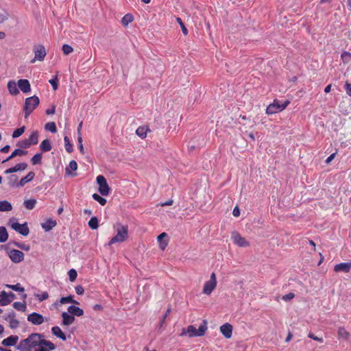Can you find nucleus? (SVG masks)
<instances>
[{
  "label": "nucleus",
  "instance_id": "obj_1",
  "mask_svg": "<svg viewBox=\"0 0 351 351\" xmlns=\"http://www.w3.org/2000/svg\"><path fill=\"white\" fill-rule=\"evenodd\" d=\"M43 335L32 333L27 339L21 340L17 348L20 351H32V349L40 345V339Z\"/></svg>",
  "mask_w": 351,
  "mask_h": 351
},
{
  "label": "nucleus",
  "instance_id": "obj_2",
  "mask_svg": "<svg viewBox=\"0 0 351 351\" xmlns=\"http://www.w3.org/2000/svg\"><path fill=\"white\" fill-rule=\"evenodd\" d=\"M114 228L116 230V234L109 241L108 243L109 246L117 243L125 242L129 237V230L127 225L117 223L114 226Z\"/></svg>",
  "mask_w": 351,
  "mask_h": 351
},
{
  "label": "nucleus",
  "instance_id": "obj_3",
  "mask_svg": "<svg viewBox=\"0 0 351 351\" xmlns=\"http://www.w3.org/2000/svg\"><path fill=\"white\" fill-rule=\"evenodd\" d=\"M40 100L37 96L34 95L26 98L23 108L25 119L29 116L32 111L38 106Z\"/></svg>",
  "mask_w": 351,
  "mask_h": 351
},
{
  "label": "nucleus",
  "instance_id": "obj_4",
  "mask_svg": "<svg viewBox=\"0 0 351 351\" xmlns=\"http://www.w3.org/2000/svg\"><path fill=\"white\" fill-rule=\"evenodd\" d=\"M207 330V322L204 321L203 324H201L198 329L194 326L190 325L187 327V333L190 337H202L205 335Z\"/></svg>",
  "mask_w": 351,
  "mask_h": 351
},
{
  "label": "nucleus",
  "instance_id": "obj_5",
  "mask_svg": "<svg viewBox=\"0 0 351 351\" xmlns=\"http://www.w3.org/2000/svg\"><path fill=\"white\" fill-rule=\"evenodd\" d=\"M289 101H286L283 104H280L279 101L275 99L272 104L268 106L266 109V113L267 114H272L277 113L278 112H281L286 108V107L289 105Z\"/></svg>",
  "mask_w": 351,
  "mask_h": 351
},
{
  "label": "nucleus",
  "instance_id": "obj_6",
  "mask_svg": "<svg viewBox=\"0 0 351 351\" xmlns=\"http://www.w3.org/2000/svg\"><path fill=\"white\" fill-rule=\"evenodd\" d=\"M97 183L99 185L98 191L101 195H108L110 189L107 183L106 179L104 176L99 175L96 178Z\"/></svg>",
  "mask_w": 351,
  "mask_h": 351
},
{
  "label": "nucleus",
  "instance_id": "obj_7",
  "mask_svg": "<svg viewBox=\"0 0 351 351\" xmlns=\"http://www.w3.org/2000/svg\"><path fill=\"white\" fill-rule=\"evenodd\" d=\"M9 225L11 226V228L16 231L17 232L20 233L23 236L28 235L29 232V228L26 223L23 224H21L16 221H15L14 219H11L9 221Z\"/></svg>",
  "mask_w": 351,
  "mask_h": 351
},
{
  "label": "nucleus",
  "instance_id": "obj_8",
  "mask_svg": "<svg viewBox=\"0 0 351 351\" xmlns=\"http://www.w3.org/2000/svg\"><path fill=\"white\" fill-rule=\"evenodd\" d=\"M217 286V278L216 275L214 272H213L210 275V280L206 281L203 287V293L206 295H210L213 290L215 289Z\"/></svg>",
  "mask_w": 351,
  "mask_h": 351
},
{
  "label": "nucleus",
  "instance_id": "obj_9",
  "mask_svg": "<svg viewBox=\"0 0 351 351\" xmlns=\"http://www.w3.org/2000/svg\"><path fill=\"white\" fill-rule=\"evenodd\" d=\"M33 51L34 52L35 56L33 60H31L32 63L35 62L36 61H43L44 60L46 56V50L43 45H38L34 46Z\"/></svg>",
  "mask_w": 351,
  "mask_h": 351
},
{
  "label": "nucleus",
  "instance_id": "obj_10",
  "mask_svg": "<svg viewBox=\"0 0 351 351\" xmlns=\"http://www.w3.org/2000/svg\"><path fill=\"white\" fill-rule=\"evenodd\" d=\"M231 239L237 245L241 247L250 246V243L237 232H233L231 235Z\"/></svg>",
  "mask_w": 351,
  "mask_h": 351
},
{
  "label": "nucleus",
  "instance_id": "obj_11",
  "mask_svg": "<svg viewBox=\"0 0 351 351\" xmlns=\"http://www.w3.org/2000/svg\"><path fill=\"white\" fill-rule=\"evenodd\" d=\"M8 256L14 263H19L23 261L24 254L18 250H12L8 252Z\"/></svg>",
  "mask_w": 351,
  "mask_h": 351
},
{
  "label": "nucleus",
  "instance_id": "obj_12",
  "mask_svg": "<svg viewBox=\"0 0 351 351\" xmlns=\"http://www.w3.org/2000/svg\"><path fill=\"white\" fill-rule=\"evenodd\" d=\"M27 321L34 325H40L45 322V319L42 315L32 313L27 316Z\"/></svg>",
  "mask_w": 351,
  "mask_h": 351
},
{
  "label": "nucleus",
  "instance_id": "obj_13",
  "mask_svg": "<svg viewBox=\"0 0 351 351\" xmlns=\"http://www.w3.org/2000/svg\"><path fill=\"white\" fill-rule=\"evenodd\" d=\"M15 316L16 315L14 311L4 315L5 319L9 323V326L11 328H16L19 325V322L15 318Z\"/></svg>",
  "mask_w": 351,
  "mask_h": 351
},
{
  "label": "nucleus",
  "instance_id": "obj_14",
  "mask_svg": "<svg viewBox=\"0 0 351 351\" xmlns=\"http://www.w3.org/2000/svg\"><path fill=\"white\" fill-rule=\"evenodd\" d=\"M351 269V262L341 263L337 264L334 267V271L335 272H344L348 273Z\"/></svg>",
  "mask_w": 351,
  "mask_h": 351
},
{
  "label": "nucleus",
  "instance_id": "obj_15",
  "mask_svg": "<svg viewBox=\"0 0 351 351\" xmlns=\"http://www.w3.org/2000/svg\"><path fill=\"white\" fill-rule=\"evenodd\" d=\"M220 331L226 338L229 339L232 337V326L228 323L224 324L220 327Z\"/></svg>",
  "mask_w": 351,
  "mask_h": 351
},
{
  "label": "nucleus",
  "instance_id": "obj_16",
  "mask_svg": "<svg viewBox=\"0 0 351 351\" xmlns=\"http://www.w3.org/2000/svg\"><path fill=\"white\" fill-rule=\"evenodd\" d=\"M18 86L21 90L25 93H29L31 90V86L29 81L25 79H21L18 81Z\"/></svg>",
  "mask_w": 351,
  "mask_h": 351
},
{
  "label": "nucleus",
  "instance_id": "obj_17",
  "mask_svg": "<svg viewBox=\"0 0 351 351\" xmlns=\"http://www.w3.org/2000/svg\"><path fill=\"white\" fill-rule=\"evenodd\" d=\"M151 130L148 125L139 126L136 130V134L141 138H145L148 132H150Z\"/></svg>",
  "mask_w": 351,
  "mask_h": 351
},
{
  "label": "nucleus",
  "instance_id": "obj_18",
  "mask_svg": "<svg viewBox=\"0 0 351 351\" xmlns=\"http://www.w3.org/2000/svg\"><path fill=\"white\" fill-rule=\"evenodd\" d=\"M19 340L17 335H11L6 339H4L1 341V344L4 346H14Z\"/></svg>",
  "mask_w": 351,
  "mask_h": 351
},
{
  "label": "nucleus",
  "instance_id": "obj_19",
  "mask_svg": "<svg viewBox=\"0 0 351 351\" xmlns=\"http://www.w3.org/2000/svg\"><path fill=\"white\" fill-rule=\"evenodd\" d=\"M35 176V173L33 171H30L27 173L26 176L22 178L19 182L16 184V186L18 187L23 186L27 182L32 181Z\"/></svg>",
  "mask_w": 351,
  "mask_h": 351
},
{
  "label": "nucleus",
  "instance_id": "obj_20",
  "mask_svg": "<svg viewBox=\"0 0 351 351\" xmlns=\"http://www.w3.org/2000/svg\"><path fill=\"white\" fill-rule=\"evenodd\" d=\"M27 167V165L25 162H21L16 164L14 167L8 169L5 171V173H12L19 171L25 170Z\"/></svg>",
  "mask_w": 351,
  "mask_h": 351
},
{
  "label": "nucleus",
  "instance_id": "obj_21",
  "mask_svg": "<svg viewBox=\"0 0 351 351\" xmlns=\"http://www.w3.org/2000/svg\"><path fill=\"white\" fill-rule=\"evenodd\" d=\"M62 325L64 326H69L72 324L75 321V317L69 315V313L66 312H63L62 313Z\"/></svg>",
  "mask_w": 351,
  "mask_h": 351
},
{
  "label": "nucleus",
  "instance_id": "obj_22",
  "mask_svg": "<svg viewBox=\"0 0 351 351\" xmlns=\"http://www.w3.org/2000/svg\"><path fill=\"white\" fill-rule=\"evenodd\" d=\"M68 313H70L71 315H75L77 317L82 316L84 315V311L83 309L75 306H69L67 308Z\"/></svg>",
  "mask_w": 351,
  "mask_h": 351
},
{
  "label": "nucleus",
  "instance_id": "obj_23",
  "mask_svg": "<svg viewBox=\"0 0 351 351\" xmlns=\"http://www.w3.org/2000/svg\"><path fill=\"white\" fill-rule=\"evenodd\" d=\"M337 337L339 339L348 340L350 337V333L344 327L340 326L337 330Z\"/></svg>",
  "mask_w": 351,
  "mask_h": 351
},
{
  "label": "nucleus",
  "instance_id": "obj_24",
  "mask_svg": "<svg viewBox=\"0 0 351 351\" xmlns=\"http://www.w3.org/2000/svg\"><path fill=\"white\" fill-rule=\"evenodd\" d=\"M51 332L53 335L58 337V338L61 339L63 341H65L66 339V337L65 334L62 331L60 328L59 326H53L51 328Z\"/></svg>",
  "mask_w": 351,
  "mask_h": 351
},
{
  "label": "nucleus",
  "instance_id": "obj_25",
  "mask_svg": "<svg viewBox=\"0 0 351 351\" xmlns=\"http://www.w3.org/2000/svg\"><path fill=\"white\" fill-rule=\"evenodd\" d=\"M41 226H42V228L45 231H49L53 227H55L56 226V221L55 220L51 219H49L45 222L41 224Z\"/></svg>",
  "mask_w": 351,
  "mask_h": 351
},
{
  "label": "nucleus",
  "instance_id": "obj_26",
  "mask_svg": "<svg viewBox=\"0 0 351 351\" xmlns=\"http://www.w3.org/2000/svg\"><path fill=\"white\" fill-rule=\"evenodd\" d=\"M12 210V206L7 200L0 201V211L8 212Z\"/></svg>",
  "mask_w": 351,
  "mask_h": 351
},
{
  "label": "nucleus",
  "instance_id": "obj_27",
  "mask_svg": "<svg viewBox=\"0 0 351 351\" xmlns=\"http://www.w3.org/2000/svg\"><path fill=\"white\" fill-rule=\"evenodd\" d=\"M17 85L18 84H16V82L13 81H10L8 83V89L10 94L16 95L19 93Z\"/></svg>",
  "mask_w": 351,
  "mask_h": 351
},
{
  "label": "nucleus",
  "instance_id": "obj_28",
  "mask_svg": "<svg viewBox=\"0 0 351 351\" xmlns=\"http://www.w3.org/2000/svg\"><path fill=\"white\" fill-rule=\"evenodd\" d=\"M27 154V152L21 149H16L10 156H8L5 160L3 161V162H5L7 161H9L10 160L12 159L13 158L17 156H23Z\"/></svg>",
  "mask_w": 351,
  "mask_h": 351
},
{
  "label": "nucleus",
  "instance_id": "obj_29",
  "mask_svg": "<svg viewBox=\"0 0 351 351\" xmlns=\"http://www.w3.org/2000/svg\"><path fill=\"white\" fill-rule=\"evenodd\" d=\"M40 149L43 152L50 151L51 149V145L50 141L48 139L43 141L40 145Z\"/></svg>",
  "mask_w": 351,
  "mask_h": 351
},
{
  "label": "nucleus",
  "instance_id": "obj_30",
  "mask_svg": "<svg viewBox=\"0 0 351 351\" xmlns=\"http://www.w3.org/2000/svg\"><path fill=\"white\" fill-rule=\"evenodd\" d=\"M10 303V300L7 299V292L2 291L0 293V306H6Z\"/></svg>",
  "mask_w": 351,
  "mask_h": 351
},
{
  "label": "nucleus",
  "instance_id": "obj_31",
  "mask_svg": "<svg viewBox=\"0 0 351 351\" xmlns=\"http://www.w3.org/2000/svg\"><path fill=\"white\" fill-rule=\"evenodd\" d=\"M40 346H44L45 347L47 348V349L49 351L53 350L56 348L55 345L52 342L44 339L43 337H42L40 339Z\"/></svg>",
  "mask_w": 351,
  "mask_h": 351
},
{
  "label": "nucleus",
  "instance_id": "obj_32",
  "mask_svg": "<svg viewBox=\"0 0 351 351\" xmlns=\"http://www.w3.org/2000/svg\"><path fill=\"white\" fill-rule=\"evenodd\" d=\"M8 239V234L4 226L0 227V243L5 242Z\"/></svg>",
  "mask_w": 351,
  "mask_h": 351
},
{
  "label": "nucleus",
  "instance_id": "obj_33",
  "mask_svg": "<svg viewBox=\"0 0 351 351\" xmlns=\"http://www.w3.org/2000/svg\"><path fill=\"white\" fill-rule=\"evenodd\" d=\"M29 143V144L32 145H36L38 142V132H34L32 133V134L29 136L28 138H27Z\"/></svg>",
  "mask_w": 351,
  "mask_h": 351
},
{
  "label": "nucleus",
  "instance_id": "obj_34",
  "mask_svg": "<svg viewBox=\"0 0 351 351\" xmlns=\"http://www.w3.org/2000/svg\"><path fill=\"white\" fill-rule=\"evenodd\" d=\"M77 169V164L76 162V161L75 160H71L70 162H69V167H66V171L68 174H71V175H73L72 173V171H76Z\"/></svg>",
  "mask_w": 351,
  "mask_h": 351
},
{
  "label": "nucleus",
  "instance_id": "obj_35",
  "mask_svg": "<svg viewBox=\"0 0 351 351\" xmlns=\"http://www.w3.org/2000/svg\"><path fill=\"white\" fill-rule=\"evenodd\" d=\"M133 20V16L130 14H127L121 19V23L123 26H127L129 23H132Z\"/></svg>",
  "mask_w": 351,
  "mask_h": 351
},
{
  "label": "nucleus",
  "instance_id": "obj_36",
  "mask_svg": "<svg viewBox=\"0 0 351 351\" xmlns=\"http://www.w3.org/2000/svg\"><path fill=\"white\" fill-rule=\"evenodd\" d=\"M5 286L9 289L20 293H23L25 291L24 287H21L20 283H17L16 285H5Z\"/></svg>",
  "mask_w": 351,
  "mask_h": 351
},
{
  "label": "nucleus",
  "instance_id": "obj_37",
  "mask_svg": "<svg viewBox=\"0 0 351 351\" xmlns=\"http://www.w3.org/2000/svg\"><path fill=\"white\" fill-rule=\"evenodd\" d=\"M341 58L344 64H348L351 60V53L344 51L341 53Z\"/></svg>",
  "mask_w": 351,
  "mask_h": 351
},
{
  "label": "nucleus",
  "instance_id": "obj_38",
  "mask_svg": "<svg viewBox=\"0 0 351 351\" xmlns=\"http://www.w3.org/2000/svg\"><path fill=\"white\" fill-rule=\"evenodd\" d=\"M36 204V200L35 199H30L24 202L25 207L28 210H32Z\"/></svg>",
  "mask_w": 351,
  "mask_h": 351
},
{
  "label": "nucleus",
  "instance_id": "obj_39",
  "mask_svg": "<svg viewBox=\"0 0 351 351\" xmlns=\"http://www.w3.org/2000/svg\"><path fill=\"white\" fill-rule=\"evenodd\" d=\"M89 227L93 230H96L99 227L98 219L96 217H93L88 221Z\"/></svg>",
  "mask_w": 351,
  "mask_h": 351
},
{
  "label": "nucleus",
  "instance_id": "obj_40",
  "mask_svg": "<svg viewBox=\"0 0 351 351\" xmlns=\"http://www.w3.org/2000/svg\"><path fill=\"white\" fill-rule=\"evenodd\" d=\"M64 145H65V149L66 150V152H68L69 153H71L73 152V144L71 143L69 137L67 136H65L64 138Z\"/></svg>",
  "mask_w": 351,
  "mask_h": 351
},
{
  "label": "nucleus",
  "instance_id": "obj_41",
  "mask_svg": "<svg viewBox=\"0 0 351 351\" xmlns=\"http://www.w3.org/2000/svg\"><path fill=\"white\" fill-rule=\"evenodd\" d=\"M45 130H47L52 133H55L57 132L56 125L54 122H49V123H46L45 125Z\"/></svg>",
  "mask_w": 351,
  "mask_h": 351
},
{
  "label": "nucleus",
  "instance_id": "obj_42",
  "mask_svg": "<svg viewBox=\"0 0 351 351\" xmlns=\"http://www.w3.org/2000/svg\"><path fill=\"white\" fill-rule=\"evenodd\" d=\"M13 306L15 309L19 311L24 312L26 310V304L25 303H22L21 302H15L13 304Z\"/></svg>",
  "mask_w": 351,
  "mask_h": 351
},
{
  "label": "nucleus",
  "instance_id": "obj_43",
  "mask_svg": "<svg viewBox=\"0 0 351 351\" xmlns=\"http://www.w3.org/2000/svg\"><path fill=\"white\" fill-rule=\"evenodd\" d=\"M73 298V295H69L67 297H62L60 299V302L61 304H65V303L71 302V303H74V304H78L79 302H77L76 300H74Z\"/></svg>",
  "mask_w": 351,
  "mask_h": 351
},
{
  "label": "nucleus",
  "instance_id": "obj_44",
  "mask_svg": "<svg viewBox=\"0 0 351 351\" xmlns=\"http://www.w3.org/2000/svg\"><path fill=\"white\" fill-rule=\"evenodd\" d=\"M42 154L40 153L36 154L31 159L33 165L40 164L42 160Z\"/></svg>",
  "mask_w": 351,
  "mask_h": 351
},
{
  "label": "nucleus",
  "instance_id": "obj_45",
  "mask_svg": "<svg viewBox=\"0 0 351 351\" xmlns=\"http://www.w3.org/2000/svg\"><path fill=\"white\" fill-rule=\"evenodd\" d=\"M93 198L94 200L97 201V202H99L101 206H104L107 201L105 198L101 197L99 195H98L97 193H94L93 195Z\"/></svg>",
  "mask_w": 351,
  "mask_h": 351
},
{
  "label": "nucleus",
  "instance_id": "obj_46",
  "mask_svg": "<svg viewBox=\"0 0 351 351\" xmlns=\"http://www.w3.org/2000/svg\"><path fill=\"white\" fill-rule=\"evenodd\" d=\"M25 127L23 126L19 128L16 129L12 133L13 138H18L21 136L25 132Z\"/></svg>",
  "mask_w": 351,
  "mask_h": 351
},
{
  "label": "nucleus",
  "instance_id": "obj_47",
  "mask_svg": "<svg viewBox=\"0 0 351 351\" xmlns=\"http://www.w3.org/2000/svg\"><path fill=\"white\" fill-rule=\"evenodd\" d=\"M73 49L71 46L66 45V44L63 45L62 51L64 55H69V53L73 52Z\"/></svg>",
  "mask_w": 351,
  "mask_h": 351
},
{
  "label": "nucleus",
  "instance_id": "obj_48",
  "mask_svg": "<svg viewBox=\"0 0 351 351\" xmlns=\"http://www.w3.org/2000/svg\"><path fill=\"white\" fill-rule=\"evenodd\" d=\"M68 274H69V280L71 282H73L74 280H75L77 276V271L75 269H70L68 272Z\"/></svg>",
  "mask_w": 351,
  "mask_h": 351
},
{
  "label": "nucleus",
  "instance_id": "obj_49",
  "mask_svg": "<svg viewBox=\"0 0 351 351\" xmlns=\"http://www.w3.org/2000/svg\"><path fill=\"white\" fill-rule=\"evenodd\" d=\"M49 82L51 84L53 89L54 90H57L58 88V76L56 75L53 78L51 79Z\"/></svg>",
  "mask_w": 351,
  "mask_h": 351
},
{
  "label": "nucleus",
  "instance_id": "obj_50",
  "mask_svg": "<svg viewBox=\"0 0 351 351\" xmlns=\"http://www.w3.org/2000/svg\"><path fill=\"white\" fill-rule=\"evenodd\" d=\"M176 21L178 23V24L180 25L181 29H182V32L184 34V35H187L188 30H187L186 27H185V25H184L183 21H182V19L180 18H179V17H177Z\"/></svg>",
  "mask_w": 351,
  "mask_h": 351
},
{
  "label": "nucleus",
  "instance_id": "obj_51",
  "mask_svg": "<svg viewBox=\"0 0 351 351\" xmlns=\"http://www.w3.org/2000/svg\"><path fill=\"white\" fill-rule=\"evenodd\" d=\"M49 298V294L47 292H43L41 294L36 295V298L40 301L42 302L43 300H47Z\"/></svg>",
  "mask_w": 351,
  "mask_h": 351
},
{
  "label": "nucleus",
  "instance_id": "obj_52",
  "mask_svg": "<svg viewBox=\"0 0 351 351\" xmlns=\"http://www.w3.org/2000/svg\"><path fill=\"white\" fill-rule=\"evenodd\" d=\"M18 146L22 147V148H28L31 146L27 139H25L23 141H21L18 143Z\"/></svg>",
  "mask_w": 351,
  "mask_h": 351
},
{
  "label": "nucleus",
  "instance_id": "obj_53",
  "mask_svg": "<svg viewBox=\"0 0 351 351\" xmlns=\"http://www.w3.org/2000/svg\"><path fill=\"white\" fill-rule=\"evenodd\" d=\"M77 143H78V148L80 149V152L82 154H84V147H83V144H82V135H79L77 136Z\"/></svg>",
  "mask_w": 351,
  "mask_h": 351
},
{
  "label": "nucleus",
  "instance_id": "obj_54",
  "mask_svg": "<svg viewBox=\"0 0 351 351\" xmlns=\"http://www.w3.org/2000/svg\"><path fill=\"white\" fill-rule=\"evenodd\" d=\"M308 337L315 341H319V342H321L322 343L324 341V339L322 337H318L317 336H315L313 333L312 332H309L308 334Z\"/></svg>",
  "mask_w": 351,
  "mask_h": 351
},
{
  "label": "nucleus",
  "instance_id": "obj_55",
  "mask_svg": "<svg viewBox=\"0 0 351 351\" xmlns=\"http://www.w3.org/2000/svg\"><path fill=\"white\" fill-rule=\"evenodd\" d=\"M294 297L295 294L293 293H289L288 294L284 295L282 298L285 301H289L292 300Z\"/></svg>",
  "mask_w": 351,
  "mask_h": 351
},
{
  "label": "nucleus",
  "instance_id": "obj_56",
  "mask_svg": "<svg viewBox=\"0 0 351 351\" xmlns=\"http://www.w3.org/2000/svg\"><path fill=\"white\" fill-rule=\"evenodd\" d=\"M75 292L77 295H83L84 293V289L81 285H77L75 287Z\"/></svg>",
  "mask_w": 351,
  "mask_h": 351
},
{
  "label": "nucleus",
  "instance_id": "obj_57",
  "mask_svg": "<svg viewBox=\"0 0 351 351\" xmlns=\"http://www.w3.org/2000/svg\"><path fill=\"white\" fill-rule=\"evenodd\" d=\"M344 88L346 91V93L351 97V84L346 82L344 85Z\"/></svg>",
  "mask_w": 351,
  "mask_h": 351
},
{
  "label": "nucleus",
  "instance_id": "obj_58",
  "mask_svg": "<svg viewBox=\"0 0 351 351\" xmlns=\"http://www.w3.org/2000/svg\"><path fill=\"white\" fill-rule=\"evenodd\" d=\"M18 178L16 175H12L9 177V181L10 185H14L17 180Z\"/></svg>",
  "mask_w": 351,
  "mask_h": 351
},
{
  "label": "nucleus",
  "instance_id": "obj_59",
  "mask_svg": "<svg viewBox=\"0 0 351 351\" xmlns=\"http://www.w3.org/2000/svg\"><path fill=\"white\" fill-rule=\"evenodd\" d=\"M16 298V295L12 292L7 293V299L10 300V302Z\"/></svg>",
  "mask_w": 351,
  "mask_h": 351
},
{
  "label": "nucleus",
  "instance_id": "obj_60",
  "mask_svg": "<svg viewBox=\"0 0 351 351\" xmlns=\"http://www.w3.org/2000/svg\"><path fill=\"white\" fill-rule=\"evenodd\" d=\"M232 215L234 217H239L240 215V210L238 206L234 207L232 211Z\"/></svg>",
  "mask_w": 351,
  "mask_h": 351
},
{
  "label": "nucleus",
  "instance_id": "obj_61",
  "mask_svg": "<svg viewBox=\"0 0 351 351\" xmlns=\"http://www.w3.org/2000/svg\"><path fill=\"white\" fill-rule=\"evenodd\" d=\"M171 311V308L170 307L168 308V309L166 311V313L164 315V316L162 317V319L161 321V324H162L165 322L167 317L169 315V314L170 313Z\"/></svg>",
  "mask_w": 351,
  "mask_h": 351
},
{
  "label": "nucleus",
  "instance_id": "obj_62",
  "mask_svg": "<svg viewBox=\"0 0 351 351\" xmlns=\"http://www.w3.org/2000/svg\"><path fill=\"white\" fill-rule=\"evenodd\" d=\"M336 153L332 154L330 156H329L327 159L326 160V163L329 164L335 157Z\"/></svg>",
  "mask_w": 351,
  "mask_h": 351
},
{
  "label": "nucleus",
  "instance_id": "obj_63",
  "mask_svg": "<svg viewBox=\"0 0 351 351\" xmlns=\"http://www.w3.org/2000/svg\"><path fill=\"white\" fill-rule=\"evenodd\" d=\"M166 237H167V234L165 232H162L158 236L157 239L159 242H160L161 240Z\"/></svg>",
  "mask_w": 351,
  "mask_h": 351
},
{
  "label": "nucleus",
  "instance_id": "obj_64",
  "mask_svg": "<svg viewBox=\"0 0 351 351\" xmlns=\"http://www.w3.org/2000/svg\"><path fill=\"white\" fill-rule=\"evenodd\" d=\"M39 348L35 351H49L44 346H38Z\"/></svg>",
  "mask_w": 351,
  "mask_h": 351
}]
</instances>
